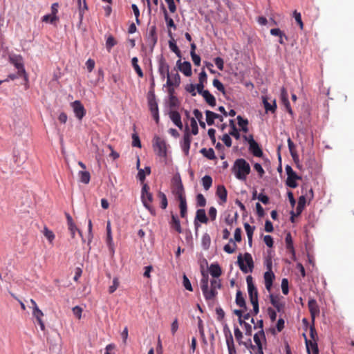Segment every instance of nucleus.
Masks as SVG:
<instances>
[{"label":"nucleus","mask_w":354,"mask_h":354,"mask_svg":"<svg viewBox=\"0 0 354 354\" xmlns=\"http://www.w3.org/2000/svg\"><path fill=\"white\" fill-rule=\"evenodd\" d=\"M205 115H206V122L208 125L214 124V118H219V120L221 121L223 120V118L221 115H220L213 111H209V110H207L205 111Z\"/></svg>","instance_id":"nucleus-23"},{"label":"nucleus","mask_w":354,"mask_h":354,"mask_svg":"<svg viewBox=\"0 0 354 354\" xmlns=\"http://www.w3.org/2000/svg\"><path fill=\"white\" fill-rule=\"evenodd\" d=\"M216 194L223 203H225L227 201V192L225 187L223 185H219L217 187Z\"/></svg>","instance_id":"nucleus-27"},{"label":"nucleus","mask_w":354,"mask_h":354,"mask_svg":"<svg viewBox=\"0 0 354 354\" xmlns=\"http://www.w3.org/2000/svg\"><path fill=\"white\" fill-rule=\"evenodd\" d=\"M281 100L283 105L285 106L286 111L292 115L293 112L290 106V102L288 100V95L285 88H282L281 90Z\"/></svg>","instance_id":"nucleus-16"},{"label":"nucleus","mask_w":354,"mask_h":354,"mask_svg":"<svg viewBox=\"0 0 354 354\" xmlns=\"http://www.w3.org/2000/svg\"><path fill=\"white\" fill-rule=\"evenodd\" d=\"M56 20H57V16L52 15H46L42 17V21L46 23L53 24Z\"/></svg>","instance_id":"nucleus-53"},{"label":"nucleus","mask_w":354,"mask_h":354,"mask_svg":"<svg viewBox=\"0 0 354 354\" xmlns=\"http://www.w3.org/2000/svg\"><path fill=\"white\" fill-rule=\"evenodd\" d=\"M141 200L144 206L149 209L151 213L153 211L151 203L153 201V195L151 192L145 194H141Z\"/></svg>","instance_id":"nucleus-18"},{"label":"nucleus","mask_w":354,"mask_h":354,"mask_svg":"<svg viewBox=\"0 0 354 354\" xmlns=\"http://www.w3.org/2000/svg\"><path fill=\"white\" fill-rule=\"evenodd\" d=\"M189 128L187 126L186 130L183 136V142L182 143V149L185 153V155H188L189 151L190 149V144L192 141V138L190 133H189Z\"/></svg>","instance_id":"nucleus-12"},{"label":"nucleus","mask_w":354,"mask_h":354,"mask_svg":"<svg viewBox=\"0 0 354 354\" xmlns=\"http://www.w3.org/2000/svg\"><path fill=\"white\" fill-rule=\"evenodd\" d=\"M308 306L312 319L314 320L315 316L319 314V308L316 300L314 299H311L308 301Z\"/></svg>","instance_id":"nucleus-17"},{"label":"nucleus","mask_w":354,"mask_h":354,"mask_svg":"<svg viewBox=\"0 0 354 354\" xmlns=\"http://www.w3.org/2000/svg\"><path fill=\"white\" fill-rule=\"evenodd\" d=\"M221 140L224 142V144L226 145V147H230L232 146V139L230 137V134L225 133L223 136Z\"/></svg>","instance_id":"nucleus-60"},{"label":"nucleus","mask_w":354,"mask_h":354,"mask_svg":"<svg viewBox=\"0 0 354 354\" xmlns=\"http://www.w3.org/2000/svg\"><path fill=\"white\" fill-rule=\"evenodd\" d=\"M214 61V63H215L216 66H217V68L220 71H223L224 68L223 59L221 57H216Z\"/></svg>","instance_id":"nucleus-59"},{"label":"nucleus","mask_w":354,"mask_h":354,"mask_svg":"<svg viewBox=\"0 0 354 354\" xmlns=\"http://www.w3.org/2000/svg\"><path fill=\"white\" fill-rule=\"evenodd\" d=\"M180 82V77L179 74L176 72V73L173 74L172 73H170L169 76L167 77V85L169 87H171L172 86H178Z\"/></svg>","instance_id":"nucleus-20"},{"label":"nucleus","mask_w":354,"mask_h":354,"mask_svg":"<svg viewBox=\"0 0 354 354\" xmlns=\"http://www.w3.org/2000/svg\"><path fill=\"white\" fill-rule=\"evenodd\" d=\"M197 221H199L202 223H207L208 221V218L206 216L205 211L203 209H199L196 211V214L194 220V225L196 227V230H197L198 227H199L198 223Z\"/></svg>","instance_id":"nucleus-13"},{"label":"nucleus","mask_w":354,"mask_h":354,"mask_svg":"<svg viewBox=\"0 0 354 354\" xmlns=\"http://www.w3.org/2000/svg\"><path fill=\"white\" fill-rule=\"evenodd\" d=\"M212 84L213 86L215 88H216L219 91H221L223 94L225 93V89L223 84L218 79H214L213 80Z\"/></svg>","instance_id":"nucleus-48"},{"label":"nucleus","mask_w":354,"mask_h":354,"mask_svg":"<svg viewBox=\"0 0 354 354\" xmlns=\"http://www.w3.org/2000/svg\"><path fill=\"white\" fill-rule=\"evenodd\" d=\"M293 15H294V17L295 19V21L297 23V24L299 26L300 28L301 29H303L304 28V24H303V21L301 20V13L300 12H298L297 10H295L294 12H293Z\"/></svg>","instance_id":"nucleus-55"},{"label":"nucleus","mask_w":354,"mask_h":354,"mask_svg":"<svg viewBox=\"0 0 354 354\" xmlns=\"http://www.w3.org/2000/svg\"><path fill=\"white\" fill-rule=\"evenodd\" d=\"M168 5V8L171 13H174L176 11V6L174 0H165Z\"/></svg>","instance_id":"nucleus-61"},{"label":"nucleus","mask_w":354,"mask_h":354,"mask_svg":"<svg viewBox=\"0 0 354 354\" xmlns=\"http://www.w3.org/2000/svg\"><path fill=\"white\" fill-rule=\"evenodd\" d=\"M202 245L204 249H208L211 243L210 236L207 233H205L202 236Z\"/></svg>","instance_id":"nucleus-44"},{"label":"nucleus","mask_w":354,"mask_h":354,"mask_svg":"<svg viewBox=\"0 0 354 354\" xmlns=\"http://www.w3.org/2000/svg\"><path fill=\"white\" fill-rule=\"evenodd\" d=\"M285 169L288 176L286 185L291 188L297 187V183L296 180L300 179L301 177L297 175L290 165H286Z\"/></svg>","instance_id":"nucleus-4"},{"label":"nucleus","mask_w":354,"mask_h":354,"mask_svg":"<svg viewBox=\"0 0 354 354\" xmlns=\"http://www.w3.org/2000/svg\"><path fill=\"white\" fill-rule=\"evenodd\" d=\"M174 192L178 200L185 198V196L184 194V187L183 184H178V185H175Z\"/></svg>","instance_id":"nucleus-39"},{"label":"nucleus","mask_w":354,"mask_h":354,"mask_svg":"<svg viewBox=\"0 0 354 354\" xmlns=\"http://www.w3.org/2000/svg\"><path fill=\"white\" fill-rule=\"evenodd\" d=\"M138 59L136 57H134L132 58V59H131L132 66L133 67V68L136 71L138 75L140 77H143V76H144L143 72H142L141 68L140 67V66L138 65Z\"/></svg>","instance_id":"nucleus-34"},{"label":"nucleus","mask_w":354,"mask_h":354,"mask_svg":"<svg viewBox=\"0 0 354 354\" xmlns=\"http://www.w3.org/2000/svg\"><path fill=\"white\" fill-rule=\"evenodd\" d=\"M232 171L235 177L240 180H245L251 171L249 163L243 158L236 159L232 167Z\"/></svg>","instance_id":"nucleus-2"},{"label":"nucleus","mask_w":354,"mask_h":354,"mask_svg":"<svg viewBox=\"0 0 354 354\" xmlns=\"http://www.w3.org/2000/svg\"><path fill=\"white\" fill-rule=\"evenodd\" d=\"M185 89L187 92L190 93L192 96H195L196 95V86L193 84H187L185 87Z\"/></svg>","instance_id":"nucleus-63"},{"label":"nucleus","mask_w":354,"mask_h":354,"mask_svg":"<svg viewBox=\"0 0 354 354\" xmlns=\"http://www.w3.org/2000/svg\"><path fill=\"white\" fill-rule=\"evenodd\" d=\"M169 118L176 126H177L180 130L183 129V125L181 122V117L178 111H171L169 112Z\"/></svg>","instance_id":"nucleus-21"},{"label":"nucleus","mask_w":354,"mask_h":354,"mask_svg":"<svg viewBox=\"0 0 354 354\" xmlns=\"http://www.w3.org/2000/svg\"><path fill=\"white\" fill-rule=\"evenodd\" d=\"M244 228L245 230L248 237L253 236V233L255 230V226H251L249 223H245Z\"/></svg>","instance_id":"nucleus-51"},{"label":"nucleus","mask_w":354,"mask_h":354,"mask_svg":"<svg viewBox=\"0 0 354 354\" xmlns=\"http://www.w3.org/2000/svg\"><path fill=\"white\" fill-rule=\"evenodd\" d=\"M262 102L266 113H275L277 109V104L275 100H273L272 103H270L268 102V97L266 95H263L262 96Z\"/></svg>","instance_id":"nucleus-15"},{"label":"nucleus","mask_w":354,"mask_h":354,"mask_svg":"<svg viewBox=\"0 0 354 354\" xmlns=\"http://www.w3.org/2000/svg\"><path fill=\"white\" fill-rule=\"evenodd\" d=\"M268 270L264 273L263 277L266 288L270 292L275 276L271 270V263L268 266Z\"/></svg>","instance_id":"nucleus-8"},{"label":"nucleus","mask_w":354,"mask_h":354,"mask_svg":"<svg viewBox=\"0 0 354 354\" xmlns=\"http://www.w3.org/2000/svg\"><path fill=\"white\" fill-rule=\"evenodd\" d=\"M153 147L158 156L165 157L167 156V147L165 140L159 137L155 138Z\"/></svg>","instance_id":"nucleus-6"},{"label":"nucleus","mask_w":354,"mask_h":354,"mask_svg":"<svg viewBox=\"0 0 354 354\" xmlns=\"http://www.w3.org/2000/svg\"><path fill=\"white\" fill-rule=\"evenodd\" d=\"M180 202V214L182 218L186 217L187 215V202L186 198H182L178 200Z\"/></svg>","instance_id":"nucleus-36"},{"label":"nucleus","mask_w":354,"mask_h":354,"mask_svg":"<svg viewBox=\"0 0 354 354\" xmlns=\"http://www.w3.org/2000/svg\"><path fill=\"white\" fill-rule=\"evenodd\" d=\"M236 304L241 308H243L245 310L247 308L245 298L241 290H238L236 295Z\"/></svg>","instance_id":"nucleus-26"},{"label":"nucleus","mask_w":354,"mask_h":354,"mask_svg":"<svg viewBox=\"0 0 354 354\" xmlns=\"http://www.w3.org/2000/svg\"><path fill=\"white\" fill-rule=\"evenodd\" d=\"M270 301L271 304L280 312L284 308V304L281 302V296L279 295L270 294Z\"/></svg>","instance_id":"nucleus-14"},{"label":"nucleus","mask_w":354,"mask_h":354,"mask_svg":"<svg viewBox=\"0 0 354 354\" xmlns=\"http://www.w3.org/2000/svg\"><path fill=\"white\" fill-rule=\"evenodd\" d=\"M216 313L217 315V319L218 321L223 320L225 317L224 310L221 307H218L216 308Z\"/></svg>","instance_id":"nucleus-64"},{"label":"nucleus","mask_w":354,"mask_h":354,"mask_svg":"<svg viewBox=\"0 0 354 354\" xmlns=\"http://www.w3.org/2000/svg\"><path fill=\"white\" fill-rule=\"evenodd\" d=\"M190 125L192 127V133L193 135H196L198 133V127L197 122L194 118H192L190 120Z\"/></svg>","instance_id":"nucleus-52"},{"label":"nucleus","mask_w":354,"mask_h":354,"mask_svg":"<svg viewBox=\"0 0 354 354\" xmlns=\"http://www.w3.org/2000/svg\"><path fill=\"white\" fill-rule=\"evenodd\" d=\"M132 146L133 147H141V142L139 138V136L137 133H133L132 135Z\"/></svg>","instance_id":"nucleus-58"},{"label":"nucleus","mask_w":354,"mask_h":354,"mask_svg":"<svg viewBox=\"0 0 354 354\" xmlns=\"http://www.w3.org/2000/svg\"><path fill=\"white\" fill-rule=\"evenodd\" d=\"M263 241L268 247L272 248L273 246L274 241L272 237L270 235H266L263 237Z\"/></svg>","instance_id":"nucleus-62"},{"label":"nucleus","mask_w":354,"mask_h":354,"mask_svg":"<svg viewBox=\"0 0 354 354\" xmlns=\"http://www.w3.org/2000/svg\"><path fill=\"white\" fill-rule=\"evenodd\" d=\"M201 153L209 160H214L216 158L214 151L212 148L208 149L203 148L201 150Z\"/></svg>","instance_id":"nucleus-35"},{"label":"nucleus","mask_w":354,"mask_h":354,"mask_svg":"<svg viewBox=\"0 0 354 354\" xmlns=\"http://www.w3.org/2000/svg\"><path fill=\"white\" fill-rule=\"evenodd\" d=\"M236 248L237 245L234 241V240L232 239H230V243L224 246L223 250L225 252L228 254H232L236 251Z\"/></svg>","instance_id":"nucleus-31"},{"label":"nucleus","mask_w":354,"mask_h":354,"mask_svg":"<svg viewBox=\"0 0 354 354\" xmlns=\"http://www.w3.org/2000/svg\"><path fill=\"white\" fill-rule=\"evenodd\" d=\"M302 196H306V198L308 201H311L313 198V190L312 188H308L307 186H304L302 187Z\"/></svg>","instance_id":"nucleus-38"},{"label":"nucleus","mask_w":354,"mask_h":354,"mask_svg":"<svg viewBox=\"0 0 354 354\" xmlns=\"http://www.w3.org/2000/svg\"><path fill=\"white\" fill-rule=\"evenodd\" d=\"M202 96L203 97L205 102L211 106L216 105V99L213 95H212L208 90L203 92Z\"/></svg>","instance_id":"nucleus-25"},{"label":"nucleus","mask_w":354,"mask_h":354,"mask_svg":"<svg viewBox=\"0 0 354 354\" xmlns=\"http://www.w3.org/2000/svg\"><path fill=\"white\" fill-rule=\"evenodd\" d=\"M202 184L205 190H208L212 185V178L210 176L206 175L202 178Z\"/></svg>","instance_id":"nucleus-41"},{"label":"nucleus","mask_w":354,"mask_h":354,"mask_svg":"<svg viewBox=\"0 0 354 354\" xmlns=\"http://www.w3.org/2000/svg\"><path fill=\"white\" fill-rule=\"evenodd\" d=\"M71 106L73 109L75 116L79 120H82L86 114V110L81 102L79 100H75L71 103Z\"/></svg>","instance_id":"nucleus-10"},{"label":"nucleus","mask_w":354,"mask_h":354,"mask_svg":"<svg viewBox=\"0 0 354 354\" xmlns=\"http://www.w3.org/2000/svg\"><path fill=\"white\" fill-rule=\"evenodd\" d=\"M237 263L240 270L244 273L252 272L254 268V261L252 255L248 252H245L243 257L240 254L237 258Z\"/></svg>","instance_id":"nucleus-3"},{"label":"nucleus","mask_w":354,"mask_h":354,"mask_svg":"<svg viewBox=\"0 0 354 354\" xmlns=\"http://www.w3.org/2000/svg\"><path fill=\"white\" fill-rule=\"evenodd\" d=\"M12 63L14 64L15 68L18 70L19 75H25L26 71L24 68V64L18 60V59H11Z\"/></svg>","instance_id":"nucleus-29"},{"label":"nucleus","mask_w":354,"mask_h":354,"mask_svg":"<svg viewBox=\"0 0 354 354\" xmlns=\"http://www.w3.org/2000/svg\"><path fill=\"white\" fill-rule=\"evenodd\" d=\"M118 286H119L118 279L114 278L113 279V284L111 286H109V292L110 294L113 293L117 290Z\"/></svg>","instance_id":"nucleus-57"},{"label":"nucleus","mask_w":354,"mask_h":354,"mask_svg":"<svg viewBox=\"0 0 354 354\" xmlns=\"http://www.w3.org/2000/svg\"><path fill=\"white\" fill-rule=\"evenodd\" d=\"M157 39L156 28L155 26H153L149 30L147 41L152 46H153L156 44Z\"/></svg>","instance_id":"nucleus-22"},{"label":"nucleus","mask_w":354,"mask_h":354,"mask_svg":"<svg viewBox=\"0 0 354 354\" xmlns=\"http://www.w3.org/2000/svg\"><path fill=\"white\" fill-rule=\"evenodd\" d=\"M197 205L203 207L206 205V199L202 194H198L196 196Z\"/></svg>","instance_id":"nucleus-50"},{"label":"nucleus","mask_w":354,"mask_h":354,"mask_svg":"<svg viewBox=\"0 0 354 354\" xmlns=\"http://www.w3.org/2000/svg\"><path fill=\"white\" fill-rule=\"evenodd\" d=\"M249 151L256 157H262L263 151L259 144L254 140L252 135L250 136L248 139Z\"/></svg>","instance_id":"nucleus-7"},{"label":"nucleus","mask_w":354,"mask_h":354,"mask_svg":"<svg viewBox=\"0 0 354 354\" xmlns=\"http://www.w3.org/2000/svg\"><path fill=\"white\" fill-rule=\"evenodd\" d=\"M158 72L162 77V79H165V77H169V66L167 63L165 59L162 57L159 59L158 62Z\"/></svg>","instance_id":"nucleus-9"},{"label":"nucleus","mask_w":354,"mask_h":354,"mask_svg":"<svg viewBox=\"0 0 354 354\" xmlns=\"http://www.w3.org/2000/svg\"><path fill=\"white\" fill-rule=\"evenodd\" d=\"M78 176L80 178V180L84 183L88 184L91 179V175L88 171H80L78 172Z\"/></svg>","instance_id":"nucleus-32"},{"label":"nucleus","mask_w":354,"mask_h":354,"mask_svg":"<svg viewBox=\"0 0 354 354\" xmlns=\"http://www.w3.org/2000/svg\"><path fill=\"white\" fill-rule=\"evenodd\" d=\"M106 234H107L106 241H107L108 245L109 246H111V244H112L113 238H112V234H111V223H110V221L107 222V225H106Z\"/></svg>","instance_id":"nucleus-47"},{"label":"nucleus","mask_w":354,"mask_h":354,"mask_svg":"<svg viewBox=\"0 0 354 354\" xmlns=\"http://www.w3.org/2000/svg\"><path fill=\"white\" fill-rule=\"evenodd\" d=\"M183 284L186 290H187L189 291L193 290L191 282H190L189 279H188V277L185 274H183Z\"/></svg>","instance_id":"nucleus-49"},{"label":"nucleus","mask_w":354,"mask_h":354,"mask_svg":"<svg viewBox=\"0 0 354 354\" xmlns=\"http://www.w3.org/2000/svg\"><path fill=\"white\" fill-rule=\"evenodd\" d=\"M287 142H288V146L290 153L292 158L294 159V160H295L296 158H298V155H297V153L296 149H295V145L290 138H288Z\"/></svg>","instance_id":"nucleus-37"},{"label":"nucleus","mask_w":354,"mask_h":354,"mask_svg":"<svg viewBox=\"0 0 354 354\" xmlns=\"http://www.w3.org/2000/svg\"><path fill=\"white\" fill-rule=\"evenodd\" d=\"M169 224L171 227L174 229L177 232H182L180 223L177 216H175L174 214L171 215V221L169 222Z\"/></svg>","instance_id":"nucleus-24"},{"label":"nucleus","mask_w":354,"mask_h":354,"mask_svg":"<svg viewBox=\"0 0 354 354\" xmlns=\"http://www.w3.org/2000/svg\"><path fill=\"white\" fill-rule=\"evenodd\" d=\"M285 241H286L287 250H288L290 252H291L293 255H295V249L293 247V241H292V236H291L290 233H288L286 234Z\"/></svg>","instance_id":"nucleus-33"},{"label":"nucleus","mask_w":354,"mask_h":354,"mask_svg":"<svg viewBox=\"0 0 354 354\" xmlns=\"http://www.w3.org/2000/svg\"><path fill=\"white\" fill-rule=\"evenodd\" d=\"M43 232L44 236L48 240L50 243H52L55 237L53 232L50 230L48 227H45L44 228Z\"/></svg>","instance_id":"nucleus-45"},{"label":"nucleus","mask_w":354,"mask_h":354,"mask_svg":"<svg viewBox=\"0 0 354 354\" xmlns=\"http://www.w3.org/2000/svg\"><path fill=\"white\" fill-rule=\"evenodd\" d=\"M79 4V15H80V23L81 24L83 19L84 11L88 9L87 5L85 0H83V6H82L81 0H78Z\"/></svg>","instance_id":"nucleus-40"},{"label":"nucleus","mask_w":354,"mask_h":354,"mask_svg":"<svg viewBox=\"0 0 354 354\" xmlns=\"http://www.w3.org/2000/svg\"><path fill=\"white\" fill-rule=\"evenodd\" d=\"M281 290H282L283 294L285 295H287L289 292L288 281L286 278H283L281 281Z\"/></svg>","instance_id":"nucleus-54"},{"label":"nucleus","mask_w":354,"mask_h":354,"mask_svg":"<svg viewBox=\"0 0 354 354\" xmlns=\"http://www.w3.org/2000/svg\"><path fill=\"white\" fill-rule=\"evenodd\" d=\"M32 315L36 318L37 321L42 319V317L44 316L43 312L39 308V307L34 308Z\"/></svg>","instance_id":"nucleus-56"},{"label":"nucleus","mask_w":354,"mask_h":354,"mask_svg":"<svg viewBox=\"0 0 354 354\" xmlns=\"http://www.w3.org/2000/svg\"><path fill=\"white\" fill-rule=\"evenodd\" d=\"M66 216L68 225V230L71 233L72 237H74L75 231L77 230V228L76 227L75 223H73L71 216L69 214L66 213Z\"/></svg>","instance_id":"nucleus-30"},{"label":"nucleus","mask_w":354,"mask_h":354,"mask_svg":"<svg viewBox=\"0 0 354 354\" xmlns=\"http://www.w3.org/2000/svg\"><path fill=\"white\" fill-rule=\"evenodd\" d=\"M246 282L250 302L258 301V290L253 283L252 276L249 275L246 277Z\"/></svg>","instance_id":"nucleus-5"},{"label":"nucleus","mask_w":354,"mask_h":354,"mask_svg":"<svg viewBox=\"0 0 354 354\" xmlns=\"http://www.w3.org/2000/svg\"><path fill=\"white\" fill-rule=\"evenodd\" d=\"M162 11H163L165 20V21L167 23V27L173 28L174 30H176V26L174 24V20L169 17L167 11V10L165 8L163 4H162Z\"/></svg>","instance_id":"nucleus-28"},{"label":"nucleus","mask_w":354,"mask_h":354,"mask_svg":"<svg viewBox=\"0 0 354 354\" xmlns=\"http://www.w3.org/2000/svg\"><path fill=\"white\" fill-rule=\"evenodd\" d=\"M209 273L214 277L210 281V288H209L208 276L203 274L201 280V288L206 300L214 299L218 294L217 290L221 287V281L218 279L221 273V269L218 264H212L209 267Z\"/></svg>","instance_id":"nucleus-1"},{"label":"nucleus","mask_w":354,"mask_h":354,"mask_svg":"<svg viewBox=\"0 0 354 354\" xmlns=\"http://www.w3.org/2000/svg\"><path fill=\"white\" fill-rule=\"evenodd\" d=\"M158 197L160 200V207L163 209H166L168 205L166 195L163 192H159L158 193Z\"/></svg>","instance_id":"nucleus-42"},{"label":"nucleus","mask_w":354,"mask_h":354,"mask_svg":"<svg viewBox=\"0 0 354 354\" xmlns=\"http://www.w3.org/2000/svg\"><path fill=\"white\" fill-rule=\"evenodd\" d=\"M176 65L180 72L185 76L190 77L192 75V65L189 62H181L180 59L178 60Z\"/></svg>","instance_id":"nucleus-11"},{"label":"nucleus","mask_w":354,"mask_h":354,"mask_svg":"<svg viewBox=\"0 0 354 354\" xmlns=\"http://www.w3.org/2000/svg\"><path fill=\"white\" fill-rule=\"evenodd\" d=\"M304 335L305 337V343L308 351V354H310V351H312L313 354H319V349L317 341H311L308 340L306 335Z\"/></svg>","instance_id":"nucleus-19"},{"label":"nucleus","mask_w":354,"mask_h":354,"mask_svg":"<svg viewBox=\"0 0 354 354\" xmlns=\"http://www.w3.org/2000/svg\"><path fill=\"white\" fill-rule=\"evenodd\" d=\"M149 106L151 111V113L153 111L156 112L158 111V104L155 100V96L153 95L151 98L149 99Z\"/></svg>","instance_id":"nucleus-46"},{"label":"nucleus","mask_w":354,"mask_h":354,"mask_svg":"<svg viewBox=\"0 0 354 354\" xmlns=\"http://www.w3.org/2000/svg\"><path fill=\"white\" fill-rule=\"evenodd\" d=\"M117 42L115 38L112 35H109L106 41V48L109 52L111 51V48L116 45Z\"/></svg>","instance_id":"nucleus-43"}]
</instances>
